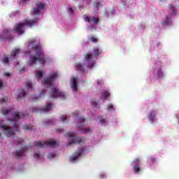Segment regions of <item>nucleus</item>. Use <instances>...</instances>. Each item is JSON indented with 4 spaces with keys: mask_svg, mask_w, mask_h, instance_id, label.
Wrapping results in <instances>:
<instances>
[{
    "mask_svg": "<svg viewBox=\"0 0 179 179\" xmlns=\"http://www.w3.org/2000/svg\"><path fill=\"white\" fill-rule=\"evenodd\" d=\"M1 112L6 117L7 121H10L13 124V129L6 126L0 124V129L4 131L6 136H13L15 132H19V125H17V120L20 118L21 113H15L12 108L1 109Z\"/></svg>",
    "mask_w": 179,
    "mask_h": 179,
    "instance_id": "1",
    "label": "nucleus"
},
{
    "mask_svg": "<svg viewBox=\"0 0 179 179\" xmlns=\"http://www.w3.org/2000/svg\"><path fill=\"white\" fill-rule=\"evenodd\" d=\"M23 26H27V27H33L34 26H38V18H35L34 20H24L22 23H18L15 25L14 28V31L17 33L19 36L24 33V28Z\"/></svg>",
    "mask_w": 179,
    "mask_h": 179,
    "instance_id": "2",
    "label": "nucleus"
},
{
    "mask_svg": "<svg viewBox=\"0 0 179 179\" xmlns=\"http://www.w3.org/2000/svg\"><path fill=\"white\" fill-rule=\"evenodd\" d=\"M49 96L51 99H58V97L62 99L63 100H65L66 99L65 94H64V92L59 91V90L55 87H52L50 89Z\"/></svg>",
    "mask_w": 179,
    "mask_h": 179,
    "instance_id": "3",
    "label": "nucleus"
},
{
    "mask_svg": "<svg viewBox=\"0 0 179 179\" xmlns=\"http://www.w3.org/2000/svg\"><path fill=\"white\" fill-rule=\"evenodd\" d=\"M34 145L37 146L38 148H55V146H57V141H35Z\"/></svg>",
    "mask_w": 179,
    "mask_h": 179,
    "instance_id": "4",
    "label": "nucleus"
},
{
    "mask_svg": "<svg viewBox=\"0 0 179 179\" xmlns=\"http://www.w3.org/2000/svg\"><path fill=\"white\" fill-rule=\"evenodd\" d=\"M65 136L67 138H71V139L69 141V145H72L73 143H80V142L83 141V139L80 137H76L74 132H69L65 134Z\"/></svg>",
    "mask_w": 179,
    "mask_h": 179,
    "instance_id": "5",
    "label": "nucleus"
},
{
    "mask_svg": "<svg viewBox=\"0 0 179 179\" xmlns=\"http://www.w3.org/2000/svg\"><path fill=\"white\" fill-rule=\"evenodd\" d=\"M83 19L85 22H87V23H94V24H99V17H92L89 16L87 15H83Z\"/></svg>",
    "mask_w": 179,
    "mask_h": 179,
    "instance_id": "6",
    "label": "nucleus"
},
{
    "mask_svg": "<svg viewBox=\"0 0 179 179\" xmlns=\"http://www.w3.org/2000/svg\"><path fill=\"white\" fill-rule=\"evenodd\" d=\"M57 76L58 74L57 73H54L50 77L45 78L43 82L44 85H46L48 87H51V86H52V83L54 82V80L55 79V78H57Z\"/></svg>",
    "mask_w": 179,
    "mask_h": 179,
    "instance_id": "7",
    "label": "nucleus"
},
{
    "mask_svg": "<svg viewBox=\"0 0 179 179\" xmlns=\"http://www.w3.org/2000/svg\"><path fill=\"white\" fill-rule=\"evenodd\" d=\"M85 64H84V66L87 65V68H93V66H94V63L92 62L93 58L90 55V53H86L85 56Z\"/></svg>",
    "mask_w": 179,
    "mask_h": 179,
    "instance_id": "8",
    "label": "nucleus"
},
{
    "mask_svg": "<svg viewBox=\"0 0 179 179\" xmlns=\"http://www.w3.org/2000/svg\"><path fill=\"white\" fill-rule=\"evenodd\" d=\"M85 151V149L83 148H79L77 152H76L73 156L70 157L71 162H75L76 160H78V158L80 156H82V154Z\"/></svg>",
    "mask_w": 179,
    "mask_h": 179,
    "instance_id": "9",
    "label": "nucleus"
},
{
    "mask_svg": "<svg viewBox=\"0 0 179 179\" xmlns=\"http://www.w3.org/2000/svg\"><path fill=\"white\" fill-rule=\"evenodd\" d=\"M36 8H34L33 12L34 15H40L41 10H43L45 8V4L43 3H37Z\"/></svg>",
    "mask_w": 179,
    "mask_h": 179,
    "instance_id": "10",
    "label": "nucleus"
},
{
    "mask_svg": "<svg viewBox=\"0 0 179 179\" xmlns=\"http://www.w3.org/2000/svg\"><path fill=\"white\" fill-rule=\"evenodd\" d=\"M27 150H29V146L26 145L22 150L14 152V155H15L16 157H22V156H24V153H26Z\"/></svg>",
    "mask_w": 179,
    "mask_h": 179,
    "instance_id": "11",
    "label": "nucleus"
},
{
    "mask_svg": "<svg viewBox=\"0 0 179 179\" xmlns=\"http://www.w3.org/2000/svg\"><path fill=\"white\" fill-rule=\"evenodd\" d=\"M33 49L34 50L37 57H42V58L44 57V53L41 52V46L36 45L33 48Z\"/></svg>",
    "mask_w": 179,
    "mask_h": 179,
    "instance_id": "12",
    "label": "nucleus"
},
{
    "mask_svg": "<svg viewBox=\"0 0 179 179\" xmlns=\"http://www.w3.org/2000/svg\"><path fill=\"white\" fill-rule=\"evenodd\" d=\"M3 37L8 41H10L12 38H13V36L10 35V30L9 29H4L3 31Z\"/></svg>",
    "mask_w": 179,
    "mask_h": 179,
    "instance_id": "13",
    "label": "nucleus"
},
{
    "mask_svg": "<svg viewBox=\"0 0 179 179\" xmlns=\"http://www.w3.org/2000/svg\"><path fill=\"white\" fill-rule=\"evenodd\" d=\"M155 118H156V112H155V110H151L148 115V120L150 121L151 124H153Z\"/></svg>",
    "mask_w": 179,
    "mask_h": 179,
    "instance_id": "14",
    "label": "nucleus"
},
{
    "mask_svg": "<svg viewBox=\"0 0 179 179\" xmlns=\"http://www.w3.org/2000/svg\"><path fill=\"white\" fill-rule=\"evenodd\" d=\"M17 100H19L20 99H22V97H24V96H26V91H24V90H18L17 91Z\"/></svg>",
    "mask_w": 179,
    "mask_h": 179,
    "instance_id": "15",
    "label": "nucleus"
},
{
    "mask_svg": "<svg viewBox=\"0 0 179 179\" xmlns=\"http://www.w3.org/2000/svg\"><path fill=\"white\" fill-rule=\"evenodd\" d=\"M71 88L74 92H78V79L76 78L72 79Z\"/></svg>",
    "mask_w": 179,
    "mask_h": 179,
    "instance_id": "16",
    "label": "nucleus"
},
{
    "mask_svg": "<svg viewBox=\"0 0 179 179\" xmlns=\"http://www.w3.org/2000/svg\"><path fill=\"white\" fill-rule=\"evenodd\" d=\"M20 52V49H14L11 52V55L10 57V59H15L16 55H19V53Z\"/></svg>",
    "mask_w": 179,
    "mask_h": 179,
    "instance_id": "17",
    "label": "nucleus"
},
{
    "mask_svg": "<svg viewBox=\"0 0 179 179\" xmlns=\"http://www.w3.org/2000/svg\"><path fill=\"white\" fill-rule=\"evenodd\" d=\"M51 108H52V103H48L46 104V106L45 107H43L41 109V111L43 113H47L48 111H50V110H51Z\"/></svg>",
    "mask_w": 179,
    "mask_h": 179,
    "instance_id": "18",
    "label": "nucleus"
},
{
    "mask_svg": "<svg viewBox=\"0 0 179 179\" xmlns=\"http://www.w3.org/2000/svg\"><path fill=\"white\" fill-rule=\"evenodd\" d=\"M38 59V57H36L35 56L31 57L29 60V65H30V66H31V65H34V64L37 62Z\"/></svg>",
    "mask_w": 179,
    "mask_h": 179,
    "instance_id": "19",
    "label": "nucleus"
},
{
    "mask_svg": "<svg viewBox=\"0 0 179 179\" xmlns=\"http://www.w3.org/2000/svg\"><path fill=\"white\" fill-rule=\"evenodd\" d=\"M115 12V11L114 10V9H110L109 10H105L103 13V15L105 16V17H108V13L109 15H111V16H113Z\"/></svg>",
    "mask_w": 179,
    "mask_h": 179,
    "instance_id": "20",
    "label": "nucleus"
},
{
    "mask_svg": "<svg viewBox=\"0 0 179 179\" xmlns=\"http://www.w3.org/2000/svg\"><path fill=\"white\" fill-rule=\"evenodd\" d=\"M133 170L134 171V173H141V171H142V169H141V166H139V164H135L134 166Z\"/></svg>",
    "mask_w": 179,
    "mask_h": 179,
    "instance_id": "21",
    "label": "nucleus"
},
{
    "mask_svg": "<svg viewBox=\"0 0 179 179\" xmlns=\"http://www.w3.org/2000/svg\"><path fill=\"white\" fill-rule=\"evenodd\" d=\"M93 52H94V55L95 57H99V55H101V50L99 48H94Z\"/></svg>",
    "mask_w": 179,
    "mask_h": 179,
    "instance_id": "22",
    "label": "nucleus"
},
{
    "mask_svg": "<svg viewBox=\"0 0 179 179\" xmlns=\"http://www.w3.org/2000/svg\"><path fill=\"white\" fill-rule=\"evenodd\" d=\"M77 70H78L80 72H85V69L83 67V65H82V64L80 63H78L76 65Z\"/></svg>",
    "mask_w": 179,
    "mask_h": 179,
    "instance_id": "23",
    "label": "nucleus"
},
{
    "mask_svg": "<svg viewBox=\"0 0 179 179\" xmlns=\"http://www.w3.org/2000/svg\"><path fill=\"white\" fill-rule=\"evenodd\" d=\"M103 97H104L105 100H108V97H110V92L107 90H103L102 92Z\"/></svg>",
    "mask_w": 179,
    "mask_h": 179,
    "instance_id": "24",
    "label": "nucleus"
},
{
    "mask_svg": "<svg viewBox=\"0 0 179 179\" xmlns=\"http://www.w3.org/2000/svg\"><path fill=\"white\" fill-rule=\"evenodd\" d=\"M169 9L172 11L171 15H176L177 12L176 11V7H174V6L169 4Z\"/></svg>",
    "mask_w": 179,
    "mask_h": 179,
    "instance_id": "25",
    "label": "nucleus"
},
{
    "mask_svg": "<svg viewBox=\"0 0 179 179\" xmlns=\"http://www.w3.org/2000/svg\"><path fill=\"white\" fill-rule=\"evenodd\" d=\"M22 129H24V131H30V130L33 129V126L24 125L22 127Z\"/></svg>",
    "mask_w": 179,
    "mask_h": 179,
    "instance_id": "26",
    "label": "nucleus"
},
{
    "mask_svg": "<svg viewBox=\"0 0 179 179\" xmlns=\"http://www.w3.org/2000/svg\"><path fill=\"white\" fill-rule=\"evenodd\" d=\"M93 6L94 9H96V10H99V6H100V3H99V1H95L93 3Z\"/></svg>",
    "mask_w": 179,
    "mask_h": 179,
    "instance_id": "27",
    "label": "nucleus"
},
{
    "mask_svg": "<svg viewBox=\"0 0 179 179\" xmlns=\"http://www.w3.org/2000/svg\"><path fill=\"white\" fill-rule=\"evenodd\" d=\"M157 78H163V71H162V69H158L157 73Z\"/></svg>",
    "mask_w": 179,
    "mask_h": 179,
    "instance_id": "28",
    "label": "nucleus"
},
{
    "mask_svg": "<svg viewBox=\"0 0 179 179\" xmlns=\"http://www.w3.org/2000/svg\"><path fill=\"white\" fill-rule=\"evenodd\" d=\"M89 40L90 41H91L92 43H97V41H99V40L97 39V38H94L93 36H90L89 37Z\"/></svg>",
    "mask_w": 179,
    "mask_h": 179,
    "instance_id": "29",
    "label": "nucleus"
},
{
    "mask_svg": "<svg viewBox=\"0 0 179 179\" xmlns=\"http://www.w3.org/2000/svg\"><path fill=\"white\" fill-rule=\"evenodd\" d=\"M59 120L62 121V122H64V121H66V120H68V116L62 115L59 117Z\"/></svg>",
    "mask_w": 179,
    "mask_h": 179,
    "instance_id": "30",
    "label": "nucleus"
},
{
    "mask_svg": "<svg viewBox=\"0 0 179 179\" xmlns=\"http://www.w3.org/2000/svg\"><path fill=\"white\" fill-rule=\"evenodd\" d=\"M38 61L39 64H41V65H44V64H45V60L44 59V58L38 57Z\"/></svg>",
    "mask_w": 179,
    "mask_h": 179,
    "instance_id": "31",
    "label": "nucleus"
},
{
    "mask_svg": "<svg viewBox=\"0 0 179 179\" xmlns=\"http://www.w3.org/2000/svg\"><path fill=\"white\" fill-rule=\"evenodd\" d=\"M3 64H8L9 62V57H4L2 60Z\"/></svg>",
    "mask_w": 179,
    "mask_h": 179,
    "instance_id": "32",
    "label": "nucleus"
},
{
    "mask_svg": "<svg viewBox=\"0 0 179 179\" xmlns=\"http://www.w3.org/2000/svg\"><path fill=\"white\" fill-rule=\"evenodd\" d=\"M36 76L39 79H41V78H43V72H41V71H36Z\"/></svg>",
    "mask_w": 179,
    "mask_h": 179,
    "instance_id": "33",
    "label": "nucleus"
},
{
    "mask_svg": "<svg viewBox=\"0 0 179 179\" xmlns=\"http://www.w3.org/2000/svg\"><path fill=\"white\" fill-rule=\"evenodd\" d=\"M107 110H108L109 111H114V106H113V104H109L108 105V108Z\"/></svg>",
    "mask_w": 179,
    "mask_h": 179,
    "instance_id": "34",
    "label": "nucleus"
},
{
    "mask_svg": "<svg viewBox=\"0 0 179 179\" xmlns=\"http://www.w3.org/2000/svg\"><path fill=\"white\" fill-rule=\"evenodd\" d=\"M78 122H80L81 124L85 122V117H83L82 116H79L78 120Z\"/></svg>",
    "mask_w": 179,
    "mask_h": 179,
    "instance_id": "35",
    "label": "nucleus"
},
{
    "mask_svg": "<svg viewBox=\"0 0 179 179\" xmlns=\"http://www.w3.org/2000/svg\"><path fill=\"white\" fill-rule=\"evenodd\" d=\"M83 132H84V134H89V132H90V128H83Z\"/></svg>",
    "mask_w": 179,
    "mask_h": 179,
    "instance_id": "36",
    "label": "nucleus"
},
{
    "mask_svg": "<svg viewBox=\"0 0 179 179\" xmlns=\"http://www.w3.org/2000/svg\"><path fill=\"white\" fill-rule=\"evenodd\" d=\"M31 111H32V113H37V112L40 111V109L37 107H33L31 108Z\"/></svg>",
    "mask_w": 179,
    "mask_h": 179,
    "instance_id": "37",
    "label": "nucleus"
},
{
    "mask_svg": "<svg viewBox=\"0 0 179 179\" xmlns=\"http://www.w3.org/2000/svg\"><path fill=\"white\" fill-rule=\"evenodd\" d=\"M140 163V160H139V158H136L134 160L132 161V164H139Z\"/></svg>",
    "mask_w": 179,
    "mask_h": 179,
    "instance_id": "38",
    "label": "nucleus"
},
{
    "mask_svg": "<svg viewBox=\"0 0 179 179\" xmlns=\"http://www.w3.org/2000/svg\"><path fill=\"white\" fill-rule=\"evenodd\" d=\"M7 98H0V103L3 104V103H6Z\"/></svg>",
    "mask_w": 179,
    "mask_h": 179,
    "instance_id": "39",
    "label": "nucleus"
},
{
    "mask_svg": "<svg viewBox=\"0 0 179 179\" xmlns=\"http://www.w3.org/2000/svg\"><path fill=\"white\" fill-rule=\"evenodd\" d=\"M16 141H15L16 145H22V143L23 142L21 138H17Z\"/></svg>",
    "mask_w": 179,
    "mask_h": 179,
    "instance_id": "40",
    "label": "nucleus"
},
{
    "mask_svg": "<svg viewBox=\"0 0 179 179\" xmlns=\"http://www.w3.org/2000/svg\"><path fill=\"white\" fill-rule=\"evenodd\" d=\"M52 157H55V152L50 153V154L48 156V159H52Z\"/></svg>",
    "mask_w": 179,
    "mask_h": 179,
    "instance_id": "41",
    "label": "nucleus"
},
{
    "mask_svg": "<svg viewBox=\"0 0 179 179\" xmlns=\"http://www.w3.org/2000/svg\"><path fill=\"white\" fill-rule=\"evenodd\" d=\"M25 87H27V89H31L32 86H31V83H27Z\"/></svg>",
    "mask_w": 179,
    "mask_h": 179,
    "instance_id": "42",
    "label": "nucleus"
},
{
    "mask_svg": "<svg viewBox=\"0 0 179 179\" xmlns=\"http://www.w3.org/2000/svg\"><path fill=\"white\" fill-rule=\"evenodd\" d=\"M41 155H40V154L39 153H35L34 155V157H35V159H40V157H41Z\"/></svg>",
    "mask_w": 179,
    "mask_h": 179,
    "instance_id": "43",
    "label": "nucleus"
},
{
    "mask_svg": "<svg viewBox=\"0 0 179 179\" xmlns=\"http://www.w3.org/2000/svg\"><path fill=\"white\" fill-rule=\"evenodd\" d=\"M169 23H170V19H169V17H166V21L162 22V24H169Z\"/></svg>",
    "mask_w": 179,
    "mask_h": 179,
    "instance_id": "44",
    "label": "nucleus"
},
{
    "mask_svg": "<svg viewBox=\"0 0 179 179\" xmlns=\"http://www.w3.org/2000/svg\"><path fill=\"white\" fill-rule=\"evenodd\" d=\"M91 104H92V106L93 107L99 108V106L97 105V102H96V101L92 102Z\"/></svg>",
    "mask_w": 179,
    "mask_h": 179,
    "instance_id": "45",
    "label": "nucleus"
},
{
    "mask_svg": "<svg viewBox=\"0 0 179 179\" xmlns=\"http://www.w3.org/2000/svg\"><path fill=\"white\" fill-rule=\"evenodd\" d=\"M69 13L73 15V9L72 8H69Z\"/></svg>",
    "mask_w": 179,
    "mask_h": 179,
    "instance_id": "46",
    "label": "nucleus"
},
{
    "mask_svg": "<svg viewBox=\"0 0 179 179\" xmlns=\"http://www.w3.org/2000/svg\"><path fill=\"white\" fill-rule=\"evenodd\" d=\"M47 92V90L46 89H43L42 90V92L40 93V96L41 97V96H43V94H44V93Z\"/></svg>",
    "mask_w": 179,
    "mask_h": 179,
    "instance_id": "47",
    "label": "nucleus"
},
{
    "mask_svg": "<svg viewBox=\"0 0 179 179\" xmlns=\"http://www.w3.org/2000/svg\"><path fill=\"white\" fill-rule=\"evenodd\" d=\"M100 122H101V124H106V119H104V118H103V119H101V120H100Z\"/></svg>",
    "mask_w": 179,
    "mask_h": 179,
    "instance_id": "48",
    "label": "nucleus"
},
{
    "mask_svg": "<svg viewBox=\"0 0 179 179\" xmlns=\"http://www.w3.org/2000/svg\"><path fill=\"white\" fill-rule=\"evenodd\" d=\"M56 131H57L59 133H62V132H64V129H56Z\"/></svg>",
    "mask_w": 179,
    "mask_h": 179,
    "instance_id": "49",
    "label": "nucleus"
},
{
    "mask_svg": "<svg viewBox=\"0 0 179 179\" xmlns=\"http://www.w3.org/2000/svg\"><path fill=\"white\" fill-rule=\"evenodd\" d=\"M150 162H151L152 163H155V162H156V160L155 159V158L151 157V158H150Z\"/></svg>",
    "mask_w": 179,
    "mask_h": 179,
    "instance_id": "50",
    "label": "nucleus"
},
{
    "mask_svg": "<svg viewBox=\"0 0 179 179\" xmlns=\"http://www.w3.org/2000/svg\"><path fill=\"white\" fill-rule=\"evenodd\" d=\"M5 76H10V74L9 73H5Z\"/></svg>",
    "mask_w": 179,
    "mask_h": 179,
    "instance_id": "51",
    "label": "nucleus"
},
{
    "mask_svg": "<svg viewBox=\"0 0 179 179\" xmlns=\"http://www.w3.org/2000/svg\"><path fill=\"white\" fill-rule=\"evenodd\" d=\"M2 86H3V83H2V81H0V88H1Z\"/></svg>",
    "mask_w": 179,
    "mask_h": 179,
    "instance_id": "52",
    "label": "nucleus"
},
{
    "mask_svg": "<svg viewBox=\"0 0 179 179\" xmlns=\"http://www.w3.org/2000/svg\"><path fill=\"white\" fill-rule=\"evenodd\" d=\"M90 27H91V29H94V25L91 24V25H90Z\"/></svg>",
    "mask_w": 179,
    "mask_h": 179,
    "instance_id": "53",
    "label": "nucleus"
},
{
    "mask_svg": "<svg viewBox=\"0 0 179 179\" xmlns=\"http://www.w3.org/2000/svg\"><path fill=\"white\" fill-rule=\"evenodd\" d=\"M22 1V2H27V1H30V0H21Z\"/></svg>",
    "mask_w": 179,
    "mask_h": 179,
    "instance_id": "54",
    "label": "nucleus"
},
{
    "mask_svg": "<svg viewBox=\"0 0 179 179\" xmlns=\"http://www.w3.org/2000/svg\"><path fill=\"white\" fill-rule=\"evenodd\" d=\"M92 2V0H87V3H90Z\"/></svg>",
    "mask_w": 179,
    "mask_h": 179,
    "instance_id": "55",
    "label": "nucleus"
},
{
    "mask_svg": "<svg viewBox=\"0 0 179 179\" xmlns=\"http://www.w3.org/2000/svg\"><path fill=\"white\" fill-rule=\"evenodd\" d=\"M73 114L75 115H78V111L73 113Z\"/></svg>",
    "mask_w": 179,
    "mask_h": 179,
    "instance_id": "56",
    "label": "nucleus"
},
{
    "mask_svg": "<svg viewBox=\"0 0 179 179\" xmlns=\"http://www.w3.org/2000/svg\"><path fill=\"white\" fill-rule=\"evenodd\" d=\"M21 115H22V118H24V113H22Z\"/></svg>",
    "mask_w": 179,
    "mask_h": 179,
    "instance_id": "57",
    "label": "nucleus"
},
{
    "mask_svg": "<svg viewBox=\"0 0 179 179\" xmlns=\"http://www.w3.org/2000/svg\"><path fill=\"white\" fill-rule=\"evenodd\" d=\"M76 127H77V128H79L80 129V128H82L80 125H77Z\"/></svg>",
    "mask_w": 179,
    "mask_h": 179,
    "instance_id": "58",
    "label": "nucleus"
},
{
    "mask_svg": "<svg viewBox=\"0 0 179 179\" xmlns=\"http://www.w3.org/2000/svg\"><path fill=\"white\" fill-rule=\"evenodd\" d=\"M78 8L80 9L81 8H83L82 6H79Z\"/></svg>",
    "mask_w": 179,
    "mask_h": 179,
    "instance_id": "59",
    "label": "nucleus"
},
{
    "mask_svg": "<svg viewBox=\"0 0 179 179\" xmlns=\"http://www.w3.org/2000/svg\"><path fill=\"white\" fill-rule=\"evenodd\" d=\"M3 38H1V36H0V40H2Z\"/></svg>",
    "mask_w": 179,
    "mask_h": 179,
    "instance_id": "60",
    "label": "nucleus"
},
{
    "mask_svg": "<svg viewBox=\"0 0 179 179\" xmlns=\"http://www.w3.org/2000/svg\"><path fill=\"white\" fill-rule=\"evenodd\" d=\"M0 138H1V134H0Z\"/></svg>",
    "mask_w": 179,
    "mask_h": 179,
    "instance_id": "61",
    "label": "nucleus"
}]
</instances>
